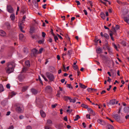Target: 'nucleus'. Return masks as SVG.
Segmentation results:
<instances>
[{
  "instance_id": "nucleus-16",
  "label": "nucleus",
  "mask_w": 129,
  "mask_h": 129,
  "mask_svg": "<svg viewBox=\"0 0 129 129\" xmlns=\"http://www.w3.org/2000/svg\"><path fill=\"white\" fill-rule=\"evenodd\" d=\"M102 50L100 48H98L96 50V52L98 54H100L102 52Z\"/></svg>"
},
{
  "instance_id": "nucleus-45",
  "label": "nucleus",
  "mask_w": 129,
  "mask_h": 129,
  "mask_svg": "<svg viewBox=\"0 0 129 129\" xmlns=\"http://www.w3.org/2000/svg\"><path fill=\"white\" fill-rule=\"evenodd\" d=\"M26 89V88L25 87H23L22 89V91L23 92H24L25 91Z\"/></svg>"
},
{
  "instance_id": "nucleus-18",
  "label": "nucleus",
  "mask_w": 129,
  "mask_h": 129,
  "mask_svg": "<svg viewBox=\"0 0 129 129\" xmlns=\"http://www.w3.org/2000/svg\"><path fill=\"white\" fill-rule=\"evenodd\" d=\"M31 90L32 93L34 94H36L37 93V91L34 89H31Z\"/></svg>"
},
{
  "instance_id": "nucleus-50",
  "label": "nucleus",
  "mask_w": 129,
  "mask_h": 129,
  "mask_svg": "<svg viewBox=\"0 0 129 129\" xmlns=\"http://www.w3.org/2000/svg\"><path fill=\"white\" fill-rule=\"evenodd\" d=\"M90 115H88V114H87L86 115V117L87 118H88L89 119H90Z\"/></svg>"
},
{
  "instance_id": "nucleus-60",
  "label": "nucleus",
  "mask_w": 129,
  "mask_h": 129,
  "mask_svg": "<svg viewBox=\"0 0 129 129\" xmlns=\"http://www.w3.org/2000/svg\"><path fill=\"white\" fill-rule=\"evenodd\" d=\"M82 124L84 127L85 128L86 127V125L85 123L84 122H83L82 123Z\"/></svg>"
},
{
  "instance_id": "nucleus-30",
  "label": "nucleus",
  "mask_w": 129,
  "mask_h": 129,
  "mask_svg": "<svg viewBox=\"0 0 129 129\" xmlns=\"http://www.w3.org/2000/svg\"><path fill=\"white\" fill-rule=\"evenodd\" d=\"M4 90V89L3 85L0 84V92H1Z\"/></svg>"
},
{
  "instance_id": "nucleus-24",
  "label": "nucleus",
  "mask_w": 129,
  "mask_h": 129,
  "mask_svg": "<svg viewBox=\"0 0 129 129\" xmlns=\"http://www.w3.org/2000/svg\"><path fill=\"white\" fill-rule=\"evenodd\" d=\"M79 85L82 88H85L87 87L86 86L82 84L81 83H79Z\"/></svg>"
},
{
  "instance_id": "nucleus-42",
  "label": "nucleus",
  "mask_w": 129,
  "mask_h": 129,
  "mask_svg": "<svg viewBox=\"0 0 129 129\" xmlns=\"http://www.w3.org/2000/svg\"><path fill=\"white\" fill-rule=\"evenodd\" d=\"M87 90L89 92L93 90V89L91 88H87Z\"/></svg>"
},
{
  "instance_id": "nucleus-51",
  "label": "nucleus",
  "mask_w": 129,
  "mask_h": 129,
  "mask_svg": "<svg viewBox=\"0 0 129 129\" xmlns=\"http://www.w3.org/2000/svg\"><path fill=\"white\" fill-rule=\"evenodd\" d=\"M76 2L77 3L78 5H80V3L79 1H76Z\"/></svg>"
},
{
  "instance_id": "nucleus-59",
  "label": "nucleus",
  "mask_w": 129,
  "mask_h": 129,
  "mask_svg": "<svg viewBox=\"0 0 129 129\" xmlns=\"http://www.w3.org/2000/svg\"><path fill=\"white\" fill-rule=\"evenodd\" d=\"M46 5H47L46 4H45L43 5L42 6V7H43V8H44V9H45L46 8L45 6H46Z\"/></svg>"
},
{
  "instance_id": "nucleus-63",
  "label": "nucleus",
  "mask_w": 129,
  "mask_h": 129,
  "mask_svg": "<svg viewBox=\"0 0 129 129\" xmlns=\"http://www.w3.org/2000/svg\"><path fill=\"white\" fill-rule=\"evenodd\" d=\"M23 116L22 115L20 116L19 117V118L20 119H22L23 118Z\"/></svg>"
},
{
  "instance_id": "nucleus-44",
  "label": "nucleus",
  "mask_w": 129,
  "mask_h": 129,
  "mask_svg": "<svg viewBox=\"0 0 129 129\" xmlns=\"http://www.w3.org/2000/svg\"><path fill=\"white\" fill-rule=\"evenodd\" d=\"M57 105V104H55L52 105L51 107L52 108H54L56 107V106Z\"/></svg>"
},
{
  "instance_id": "nucleus-8",
  "label": "nucleus",
  "mask_w": 129,
  "mask_h": 129,
  "mask_svg": "<svg viewBox=\"0 0 129 129\" xmlns=\"http://www.w3.org/2000/svg\"><path fill=\"white\" fill-rule=\"evenodd\" d=\"M6 33L4 31L0 30V36L3 37H5L6 36Z\"/></svg>"
},
{
  "instance_id": "nucleus-19",
  "label": "nucleus",
  "mask_w": 129,
  "mask_h": 129,
  "mask_svg": "<svg viewBox=\"0 0 129 129\" xmlns=\"http://www.w3.org/2000/svg\"><path fill=\"white\" fill-rule=\"evenodd\" d=\"M106 128L107 129H114L113 126L109 124H108L107 125Z\"/></svg>"
},
{
  "instance_id": "nucleus-21",
  "label": "nucleus",
  "mask_w": 129,
  "mask_h": 129,
  "mask_svg": "<svg viewBox=\"0 0 129 129\" xmlns=\"http://www.w3.org/2000/svg\"><path fill=\"white\" fill-rule=\"evenodd\" d=\"M98 122L100 124L104 125V122L102 119H99L98 120Z\"/></svg>"
},
{
  "instance_id": "nucleus-20",
  "label": "nucleus",
  "mask_w": 129,
  "mask_h": 129,
  "mask_svg": "<svg viewBox=\"0 0 129 129\" xmlns=\"http://www.w3.org/2000/svg\"><path fill=\"white\" fill-rule=\"evenodd\" d=\"M19 26L21 31L23 33H24L25 31L22 30L23 27L22 26V24L21 23H20L19 24Z\"/></svg>"
},
{
  "instance_id": "nucleus-2",
  "label": "nucleus",
  "mask_w": 129,
  "mask_h": 129,
  "mask_svg": "<svg viewBox=\"0 0 129 129\" xmlns=\"http://www.w3.org/2000/svg\"><path fill=\"white\" fill-rule=\"evenodd\" d=\"M15 109L16 111L19 113H22L24 111V108L22 105L19 104H16Z\"/></svg>"
},
{
  "instance_id": "nucleus-14",
  "label": "nucleus",
  "mask_w": 129,
  "mask_h": 129,
  "mask_svg": "<svg viewBox=\"0 0 129 129\" xmlns=\"http://www.w3.org/2000/svg\"><path fill=\"white\" fill-rule=\"evenodd\" d=\"M119 28V25H116L115 28L114 29H113L112 30V31H114L116 33V30H118Z\"/></svg>"
},
{
  "instance_id": "nucleus-4",
  "label": "nucleus",
  "mask_w": 129,
  "mask_h": 129,
  "mask_svg": "<svg viewBox=\"0 0 129 129\" xmlns=\"http://www.w3.org/2000/svg\"><path fill=\"white\" fill-rule=\"evenodd\" d=\"M7 11L10 13H12L13 12V8L10 5H8L7 7Z\"/></svg>"
},
{
  "instance_id": "nucleus-64",
  "label": "nucleus",
  "mask_w": 129,
  "mask_h": 129,
  "mask_svg": "<svg viewBox=\"0 0 129 129\" xmlns=\"http://www.w3.org/2000/svg\"><path fill=\"white\" fill-rule=\"evenodd\" d=\"M126 118L127 119L129 118V115H127L125 116Z\"/></svg>"
},
{
  "instance_id": "nucleus-47",
  "label": "nucleus",
  "mask_w": 129,
  "mask_h": 129,
  "mask_svg": "<svg viewBox=\"0 0 129 129\" xmlns=\"http://www.w3.org/2000/svg\"><path fill=\"white\" fill-rule=\"evenodd\" d=\"M43 48H41L39 49V53H42V51L43 50Z\"/></svg>"
},
{
  "instance_id": "nucleus-33",
  "label": "nucleus",
  "mask_w": 129,
  "mask_h": 129,
  "mask_svg": "<svg viewBox=\"0 0 129 129\" xmlns=\"http://www.w3.org/2000/svg\"><path fill=\"white\" fill-rule=\"evenodd\" d=\"M27 70V68L24 67H23L22 69V70L21 71V72L22 73L23 72H25Z\"/></svg>"
},
{
  "instance_id": "nucleus-32",
  "label": "nucleus",
  "mask_w": 129,
  "mask_h": 129,
  "mask_svg": "<svg viewBox=\"0 0 129 129\" xmlns=\"http://www.w3.org/2000/svg\"><path fill=\"white\" fill-rule=\"evenodd\" d=\"M70 97L68 96H65L63 97L64 100L66 101H67L68 100H69Z\"/></svg>"
},
{
  "instance_id": "nucleus-54",
  "label": "nucleus",
  "mask_w": 129,
  "mask_h": 129,
  "mask_svg": "<svg viewBox=\"0 0 129 129\" xmlns=\"http://www.w3.org/2000/svg\"><path fill=\"white\" fill-rule=\"evenodd\" d=\"M64 120L66 121H67L68 120L67 117V116H66L64 117Z\"/></svg>"
},
{
  "instance_id": "nucleus-5",
  "label": "nucleus",
  "mask_w": 129,
  "mask_h": 129,
  "mask_svg": "<svg viewBox=\"0 0 129 129\" xmlns=\"http://www.w3.org/2000/svg\"><path fill=\"white\" fill-rule=\"evenodd\" d=\"M116 101V100L115 99H113L111 100L110 101L108 104V106H109L110 105H113L115 104H117L118 101H116V103H115Z\"/></svg>"
},
{
  "instance_id": "nucleus-23",
  "label": "nucleus",
  "mask_w": 129,
  "mask_h": 129,
  "mask_svg": "<svg viewBox=\"0 0 129 129\" xmlns=\"http://www.w3.org/2000/svg\"><path fill=\"white\" fill-rule=\"evenodd\" d=\"M81 107H83L85 109H87V110H88V108H88V106L86 105H85L84 104H82L81 105Z\"/></svg>"
},
{
  "instance_id": "nucleus-43",
  "label": "nucleus",
  "mask_w": 129,
  "mask_h": 129,
  "mask_svg": "<svg viewBox=\"0 0 129 129\" xmlns=\"http://www.w3.org/2000/svg\"><path fill=\"white\" fill-rule=\"evenodd\" d=\"M105 46L108 49H109V47L108 46V43L107 42L106 43L105 45Z\"/></svg>"
},
{
  "instance_id": "nucleus-37",
  "label": "nucleus",
  "mask_w": 129,
  "mask_h": 129,
  "mask_svg": "<svg viewBox=\"0 0 129 129\" xmlns=\"http://www.w3.org/2000/svg\"><path fill=\"white\" fill-rule=\"evenodd\" d=\"M116 34V33L114 31H111V33H110V37H111L112 36L113 34Z\"/></svg>"
},
{
  "instance_id": "nucleus-53",
  "label": "nucleus",
  "mask_w": 129,
  "mask_h": 129,
  "mask_svg": "<svg viewBox=\"0 0 129 129\" xmlns=\"http://www.w3.org/2000/svg\"><path fill=\"white\" fill-rule=\"evenodd\" d=\"M83 12L84 13V14L85 15H87V13L86 10H83Z\"/></svg>"
},
{
  "instance_id": "nucleus-6",
  "label": "nucleus",
  "mask_w": 129,
  "mask_h": 129,
  "mask_svg": "<svg viewBox=\"0 0 129 129\" xmlns=\"http://www.w3.org/2000/svg\"><path fill=\"white\" fill-rule=\"evenodd\" d=\"M113 117L117 121L120 122V116L117 114H115L113 115Z\"/></svg>"
},
{
  "instance_id": "nucleus-15",
  "label": "nucleus",
  "mask_w": 129,
  "mask_h": 129,
  "mask_svg": "<svg viewBox=\"0 0 129 129\" xmlns=\"http://www.w3.org/2000/svg\"><path fill=\"white\" fill-rule=\"evenodd\" d=\"M40 113L42 117H45L46 116L45 113L42 110L40 111Z\"/></svg>"
},
{
  "instance_id": "nucleus-13",
  "label": "nucleus",
  "mask_w": 129,
  "mask_h": 129,
  "mask_svg": "<svg viewBox=\"0 0 129 129\" xmlns=\"http://www.w3.org/2000/svg\"><path fill=\"white\" fill-rule=\"evenodd\" d=\"M32 52L33 53L34 55H36L37 54H39V52L36 49H33L32 50Z\"/></svg>"
},
{
  "instance_id": "nucleus-28",
  "label": "nucleus",
  "mask_w": 129,
  "mask_h": 129,
  "mask_svg": "<svg viewBox=\"0 0 129 129\" xmlns=\"http://www.w3.org/2000/svg\"><path fill=\"white\" fill-rule=\"evenodd\" d=\"M80 118V117L78 115H77L75 117V119H74V120L75 121H77Z\"/></svg>"
},
{
  "instance_id": "nucleus-27",
  "label": "nucleus",
  "mask_w": 129,
  "mask_h": 129,
  "mask_svg": "<svg viewBox=\"0 0 129 129\" xmlns=\"http://www.w3.org/2000/svg\"><path fill=\"white\" fill-rule=\"evenodd\" d=\"M124 111L126 113L129 112V108L128 107H125L124 108Z\"/></svg>"
},
{
  "instance_id": "nucleus-11",
  "label": "nucleus",
  "mask_w": 129,
  "mask_h": 129,
  "mask_svg": "<svg viewBox=\"0 0 129 129\" xmlns=\"http://www.w3.org/2000/svg\"><path fill=\"white\" fill-rule=\"evenodd\" d=\"M52 124V121L51 120H47V123L46 124L45 126H50Z\"/></svg>"
},
{
  "instance_id": "nucleus-58",
  "label": "nucleus",
  "mask_w": 129,
  "mask_h": 129,
  "mask_svg": "<svg viewBox=\"0 0 129 129\" xmlns=\"http://www.w3.org/2000/svg\"><path fill=\"white\" fill-rule=\"evenodd\" d=\"M11 113V112L10 111H8L7 112V114H6V115L7 116H8L10 115Z\"/></svg>"
},
{
  "instance_id": "nucleus-12",
  "label": "nucleus",
  "mask_w": 129,
  "mask_h": 129,
  "mask_svg": "<svg viewBox=\"0 0 129 129\" xmlns=\"http://www.w3.org/2000/svg\"><path fill=\"white\" fill-rule=\"evenodd\" d=\"M18 78L20 81L22 82L24 79V77L23 76L20 75L18 76Z\"/></svg>"
},
{
  "instance_id": "nucleus-36",
  "label": "nucleus",
  "mask_w": 129,
  "mask_h": 129,
  "mask_svg": "<svg viewBox=\"0 0 129 129\" xmlns=\"http://www.w3.org/2000/svg\"><path fill=\"white\" fill-rule=\"evenodd\" d=\"M87 3L89 4L91 7L93 6L92 2L91 1H89Z\"/></svg>"
},
{
  "instance_id": "nucleus-10",
  "label": "nucleus",
  "mask_w": 129,
  "mask_h": 129,
  "mask_svg": "<svg viewBox=\"0 0 129 129\" xmlns=\"http://www.w3.org/2000/svg\"><path fill=\"white\" fill-rule=\"evenodd\" d=\"M123 19L126 22L129 24V15L124 17Z\"/></svg>"
},
{
  "instance_id": "nucleus-39",
  "label": "nucleus",
  "mask_w": 129,
  "mask_h": 129,
  "mask_svg": "<svg viewBox=\"0 0 129 129\" xmlns=\"http://www.w3.org/2000/svg\"><path fill=\"white\" fill-rule=\"evenodd\" d=\"M67 87L70 88H73L71 84H67Z\"/></svg>"
},
{
  "instance_id": "nucleus-3",
  "label": "nucleus",
  "mask_w": 129,
  "mask_h": 129,
  "mask_svg": "<svg viewBox=\"0 0 129 129\" xmlns=\"http://www.w3.org/2000/svg\"><path fill=\"white\" fill-rule=\"evenodd\" d=\"M46 74L47 77L50 81H53L54 79V77L53 74L49 72H46Z\"/></svg>"
},
{
  "instance_id": "nucleus-31",
  "label": "nucleus",
  "mask_w": 129,
  "mask_h": 129,
  "mask_svg": "<svg viewBox=\"0 0 129 129\" xmlns=\"http://www.w3.org/2000/svg\"><path fill=\"white\" fill-rule=\"evenodd\" d=\"M104 36L107 39H109V36L106 33H105L104 34Z\"/></svg>"
},
{
  "instance_id": "nucleus-1",
  "label": "nucleus",
  "mask_w": 129,
  "mask_h": 129,
  "mask_svg": "<svg viewBox=\"0 0 129 129\" xmlns=\"http://www.w3.org/2000/svg\"><path fill=\"white\" fill-rule=\"evenodd\" d=\"M15 67L14 63L12 61L9 62L6 64L5 70L7 73L10 74L13 72Z\"/></svg>"
},
{
  "instance_id": "nucleus-56",
  "label": "nucleus",
  "mask_w": 129,
  "mask_h": 129,
  "mask_svg": "<svg viewBox=\"0 0 129 129\" xmlns=\"http://www.w3.org/2000/svg\"><path fill=\"white\" fill-rule=\"evenodd\" d=\"M112 87V86L111 85H110L109 86V88H107V90H108V91H109L110 90V89H111V88Z\"/></svg>"
},
{
  "instance_id": "nucleus-62",
  "label": "nucleus",
  "mask_w": 129,
  "mask_h": 129,
  "mask_svg": "<svg viewBox=\"0 0 129 129\" xmlns=\"http://www.w3.org/2000/svg\"><path fill=\"white\" fill-rule=\"evenodd\" d=\"M48 41L49 42L51 43L52 41V39L51 38H49L48 40Z\"/></svg>"
},
{
  "instance_id": "nucleus-26",
  "label": "nucleus",
  "mask_w": 129,
  "mask_h": 129,
  "mask_svg": "<svg viewBox=\"0 0 129 129\" xmlns=\"http://www.w3.org/2000/svg\"><path fill=\"white\" fill-rule=\"evenodd\" d=\"M72 50H70L68 51L67 54L69 55V56L70 57L72 53Z\"/></svg>"
},
{
  "instance_id": "nucleus-55",
  "label": "nucleus",
  "mask_w": 129,
  "mask_h": 129,
  "mask_svg": "<svg viewBox=\"0 0 129 129\" xmlns=\"http://www.w3.org/2000/svg\"><path fill=\"white\" fill-rule=\"evenodd\" d=\"M108 79L107 80V81L109 82H110L111 81V79L109 77H108Z\"/></svg>"
},
{
  "instance_id": "nucleus-52",
  "label": "nucleus",
  "mask_w": 129,
  "mask_h": 129,
  "mask_svg": "<svg viewBox=\"0 0 129 129\" xmlns=\"http://www.w3.org/2000/svg\"><path fill=\"white\" fill-rule=\"evenodd\" d=\"M14 127L12 125H11L9 126V127L8 129H13Z\"/></svg>"
},
{
  "instance_id": "nucleus-41",
  "label": "nucleus",
  "mask_w": 129,
  "mask_h": 129,
  "mask_svg": "<svg viewBox=\"0 0 129 129\" xmlns=\"http://www.w3.org/2000/svg\"><path fill=\"white\" fill-rule=\"evenodd\" d=\"M73 69L74 70H77L78 69V67L77 65L74 66H73Z\"/></svg>"
},
{
  "instance_id": "nucleus-61",
  "label": "nucleus",
  "mask_w": 129,
  "mask_h": 129,
  "mask_svg": "<svg viewBox=\"0 0 129 129\" xmlns=\"http://www.w3.org/2000/svg\"><path fill=\"white\" fill-rule=\"evenodd\" d=\"M106 91L105 90H102L101 92V94H102L105 93L106 92Z\"/></svg>"
},
{
  "instance_id": "nucleus-34",
  "label": "nucleus",
  "mask_w": 129,
  "mask_h": 129,
  "mask_svg": "<svg viewBox=\"0 0 129 129\" xmlns=\"http://www.w3.org/2000/svg\"><path fill=\"white\" fill-rule=\"evenodd\" d=\"M112 45L115 49L117 51L118 50V49H117V46L115 45L114 43H113Z\"/></svg>"
},
{
  "instance_id": "nucleus-9",
  "label": "nucleus",
  "mask_w": 129,
  "mask_h": 129,
  "mask_svg": "<svg viewBox=\"0 0 129 129\" xmlns=\"http://www.w3.org/2000/svg\"><path fill=\"white\" fill-rule=\"evenodd\" d=\"M19 37L20 40L22 41H24L25 38L24 35L22 34H20L19 35Z\"/></svg>"
},
{
  "instance_id": "nucleus-46",
  "label": "nucleus",
  "mask_w": 129,
  "mask_h": 129,
  "mask_svg": "<svg viewBox=\"0 0 129 129\" xmlns=\"http://www.w3.org/2000/svg\"><path fill=\"white\" fill-rule=\"evenodd\" d=\"M10 86L9 84H8L6 85V87L7 88L9 89L10 88Z\"/></svg>"
},
{
  "instance_id": "nucleus-48",
  "label": "nucleus",
  "mask_w": 129,
  "mask_h": 129,
  "mask_svg": "<svg viewBox=\"0 0 129 129\" xmlns=\"http://www.w3.org/2000/svg\"><path fill=\"white\" fill-rule=\"evenodd\" d=\"M45 128L46 129H52L51 127L47 126H45Z\"/></svg>"
},
{
  "instance_id": "nucleus-40",
  "label": "nucleus",
  "mask_w": 129,
  "mask_h": 129,
  "mask_svg": "<svg viewBox=\"0 0 129 129\" xmlns=\"http://www.w3.org/2000/svg\"><path fill=\"white\" fill-rule=\"evenodd\" d=\"M54 38L55 42H56V41L58 40V38L56 36H54Z\"/></svg>"
},
{
  "instance_id": "nucleus-49",
  "label": "nucleus",
  "mask_w": 129,
  "mask_h": 129,
  "mask_svg": "<svg viewBox=\"0 0 129 129\" xmlns=\"http://www.w3.org/2000/svg\"><path fill=\"white\" fill-rule=\"evenodd\" d=\"M46 34L44 32H42V36L43 37H45Z\"/></svg>"
},
{
  "instance_id": "nucleus-57",
  "label": "nucleus",
  "mask_w": 129,
  "mask_h": 129,
  "mask_svg": "<svg viewBox=\"0 0 129 129\" xmlns=\"http://www.w3.org/2000/svg\"><path fill=\"white\" fill-rule=\"evenodd\" d=\"M26 129H31V126H28L26 127Z\"/></svg>"
},
{
  "instance_id": "nucleus-22",
  "label": "nucleus",
  "mask_w": 129,
  "mask_h": 129,
  "mask_svg": "<svg viewBox=\"0 0 129 129\" xmlns=\"http://www.w3.org/2000/svg\"><path fill=\"white\" fill-rule=\"evenodd\" d=\"M25 64L27 67H30L29 61V60H27L25 62Z\"/></svg>"
},
{
  "instance_id": "nucleus-38",
  "label": "nucleus",
  "mask_w": 129,
  "mask_h": 129,
  "mask_svg": "<svg viewBox=\"0 0 129 129\" xmlns=\"http://www.w3.org/2000/svg\"><path fill=\"white\" fill-rule=\"evenodd\" d=\"M44 41V40H40L38 42V43L40 44H42Z\"/></svg>"
},
{
  "instance_id": "nucleus-25",
  "label": "nucleus",
  "mask_w": 129,
  "mask_h": 129,
  "mask_svg": "<svg viewBox=\"0 0 129 129\" xmlns=\"http://www.w3.org/2000/svg\"><path fill=\"white\" fill-rule=\"evenodd\" d=\"M10 18L12 20H14L15 18V16L14 14H12L10 16Z\"/></svg>"
},
{
  "instance_id": "nucleus-35",
  "label": "nucleus",
  "mask_w": 129,
  "mask_h": 129,
  "mask_svg": "<svg viewBox=\"0 0 129 129\" xmlns=\"http://www.w3.org/2000/svg\"><path fill=\"white\" fill-rule=\"evenodd\" d=\"M23 52L25 54H27L28 52V49L26 48H24L23 49Z\"/></svg>"
},
{
  "instance_id": "nucleus-29",
  "label": "nucleus",
  "mask_w": 129,
  "mask_h": 129,
  "mask_svg": "<svg viewBox=\"0 0 129 129\" xmlns=\"http://www.w3.org/2000/svg\"><path fill=\"white\" fill-rule=\"evenodd\" d=\"M100 16L103 19H105V16L104 14L103 13H102L100 14Z\"/></svg>"
},
{
  "instance_id": "nucleus-17",
  "label": "nucleus",
  "mask_w": 129,
  "mask_h": 129,
  "mask_svg": "<svg viewBox=\"0 0 129 129\" xmlns=\"http://www.w3.org/2000/svg\"><path fill=\"white\" fill-rule=\"evenodd\" d=\"M69 100H70V103L72 102L73 103H75L76 101V98H74L72 99L70 97Z\"/></svg>"
},
{
  "instance_id": "nucleus-7",
  "label": "nucleus",
  "mask_w": 129,
  "mask_h": 129,
  "mask_svg": "<svg viewBox=\"0 0 129 129\" xmlns=\"http://www.w3.org/2000/svg\"><path fill=\"white\" fill-rule=\"evenodd\" d=\"M88 111L90 114L95 116L96 115V113L92 109L90 108H88Z\"/></svg>"
}]
</instances>
